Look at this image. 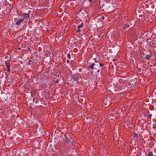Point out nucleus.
<instances>
[{"label":"nucleus","instance_id":"14","mask_svg":"<svg viewBox=\"0 0 156 156\" xmlns=\"http://www.w3.org/2000/svg\"><path fill=\"white\" fill-rule=\"evenodd\" d=\"M90 68H89V66L87 68V69L88 70H90Z\"/></svg>","mask_w":156,"mask_h":156},{"label":"nucleus","instance_id":"7","mask_svg":"<svg viewBox=\"0 0 156 156\" xmlns=\"http://www.w3.org/2000/svg\"><path fill=\"white\" fill-rule=\"evenodd\" d=\"M95 65V64L94 63H92L91 65L89 66V68L91 70H93L94 69V66Z\"/></svg>","mask_w":156,"mask_h":156},{"label":"nucleus","instance_id":"17","mask_svg":"<svg viewBox=\"0 0 156 156\" xmlns=\"http://www.w3.org/2000/svg\"><path fill=\"white\" fill-rule=\"evenodd\" d=\"M99 72H100V70L99 69L97 71V72L99 73Z\"/></svg>","mask_w":156,"mask_h":156},{"label":"nucleus","instance_id":"12","mask_svg":"<svg viewBox=\"0 0 156 156\" xmlns=\"http://www.w3.org/2000/svg\"><path fill=\"white\" fill-rule=\"evenodd\" d=\"M99 65H100V67H102V66H104V64H102L101 63H100Z\"/></svg>","mask_w":156,"mask_h":156},{"label":"nucleus","instance_id":"15","mask_svg":"<svg viewBox=\"0 0 156 156\" xmlns=\"http://www.w3.org/2000/svg\"><path fill=\"white\" fill-rule=\"evenodd\" d=\"M69 60H67V63H69Z\"/></svg>","mask_w":156,"mask_h":156},{"label":"nucleus","instance_id":"16","mask_svg":"<svg viewBox=\"0 0 156 156\" xmlns=\"http://www.w3.org/2000/svg\"><path fill=\"white\" fill-rule=\"evenodd\" d=\"M93 1V0H89L90 2H91Z\"/></svg>","mask_w":156,"mask_h":156},{"label":"nucleus","instance_id":"13","mask_svg":"<svg viewBox=\"0 0 156 156\" xmlns=\"http://www.w3.org/2000/svg\"><path fill=\"white\" fill-rule=\"evenodd\" d=\"M153 129H154V128H155V126L154 125V126H153Z\"/></svg>","mask_w":156,"mask_h":156},{"label":"nucleus","instance_id":"18","mask_svg":"<svg viewBox=\"0 0 156 156\" xmlns=\"http://www.w3.org/2000/svg\"><path fill=\"white\" fill-rule=\"evenodd\" d=\"M101 19H104V17L103 16V17L101 18Z\"/></svg>","mask_w":156,"mask_h":156},{"label":"nucleus","instance_id":"4","mask_svg":"<svg viewBox=\"0 0 156 156\" xmlns=\"http://www.w3.org/2000/svg\"><path fill=\"white\" fill-rule=\"evenodd\" d=\"M24 21L22 19H20L18 20L16 23V24L17 25H20L21 23Z\"/></svg>","mask_w":156,"mask_h":156},{"label":"nucleus","instance_id":"3","mask_svg":"<svg viewBox=\"0 0 156 156\" xmlns=\"http://www.w3.org/2000/svg\"><path fill=\"white\" fill-rule=\"evenodd\" d=\"M83 23H81L79 25L77 26L78 30L77 32H80L82 30L83 27Z\"/></svg>","mask_w":156,"mask_h":156},{"label":"nucleus","instance_id":"6","mask_svg":"<svg viewBox=\"0 0 156 156\" xmlns=\"http://www.w3.org/2000/svg\"><path fill=\"white\" fill-rule=\"evenodd\" d=\"M130 27V26L129 24H124V26H123V27L124 29H126L128 28H129Z\"/></svg>","mask_w":156,"mask_h":156},{"label":"nucleus","instance_id":"10","mask_svg":"<svg viewBox=\"0 0 156 156\" xmlns=\"http://www.w3.org/2000/svg\"><path fill=\"white\" fill-rule=\"evenodd\" d=\"M67 57L69 59H71V55L69 52L68 53L67 55Z\"/></svg>","mask_w":156,"mask_h":156},{"label":"nucleus","instance_id":"9","mask_svg":"<svg viewBox=\"0 0 156 156\" xmlns=\"http://www.w3.org/2000/svg\"><path fill=\"white\" fill-rule=\"evenodd\" d=\"M153 154L152 152H150L148 154L147 156H153Z\"/></svg>","mask_w":156,"mask_h":156},{"label":"nucleus","instance_id":"5","mask_svg":"<svg viewBox=\"0 0 156 156\" xmlns=\"http://www.w3.org/2000/svg\"><path fill=\"white\" fill-rule=\"evenodd\" d=\"M151 55H150L147 54L145 57V58L147 60H150L151 59Z\"/></svg>","mask_w":156,"mask_h":156},{"label":"nucleus","instance_id":"19","mask_svg":"<svg viewBox=\"0 0 156 156\" xmlns=\"http://www.w3.org/2000/svg\"><path fill=\"white\" fill-rule=\"evenodd\" d=\"M30 13V12H29V11L28 13L27 14H29V13Z\"/></svg>","mask_w":156,"mask_h":156},{"label":"nucleus","instance_id":"8","mask_svg":"<svg viewBox=\"0 0 156 156\" xmlns=\"http://www.w3.org/2000/svg\"><path fill=\"white\" fill-rule=\"evenodd\" d=\"M133 137L136 140H137L138 139V136L137 134L135 133Z\"/></svg>","mask_w":156,"mask_h":156},{"label":"nucleus","instance_id":"1","mask_svg":"<svg viewBox=\"0 0 156 156\" xmlns=\"http://www.w3.org/2000/svg\"><path fill=\"white\" fill-rule=\"evenodd\" d=\"M11 58H10L8 60H7L5 62V64L6 66V67L8 72H9L10 71V62L11 61Z\"/></svg>","mask_w":156,"mask_h":156},{"label":"nucleus","instance_id":"11","mask_svg":"<svg viewBox=\"0 0 156 156\" xmlns=\"http://www.w3.org/2000/svg\"><path fill=\"white\" fill-rule=\"evenodd\" d=\"M137 71L138 72H141V68H138L137 69Z\"/></svg>","mask_w":156,"mask_h":156},{"label":"nucleus","instance_id":"2","mask_svg":"<svg viewBox=\"0 0 156 156\" xmlns=\"http://www.w3.org/2000/svg\"><path fill=\"white\" fill-rule=\"evenodd\" d=\"M20 16L22 18V19H23L24 21V19L29 18L30 16V15L26 13H23L20 15Z\"/></svg>","mask_w":156,"mask_h":156},{"label":"nucleus","instance_id":"20","mask_svg":"<svg viewBox=\"0 0 156 156\" xmlns=\"http://www.w3.org/2000/svg\"><path fill=\"white\" fill-rule=\"evenodd\" d=\"M29 62H31V61L30 60H29Z\"/></svg>","mask_w":156,"mask_h":156}]
</instances>
